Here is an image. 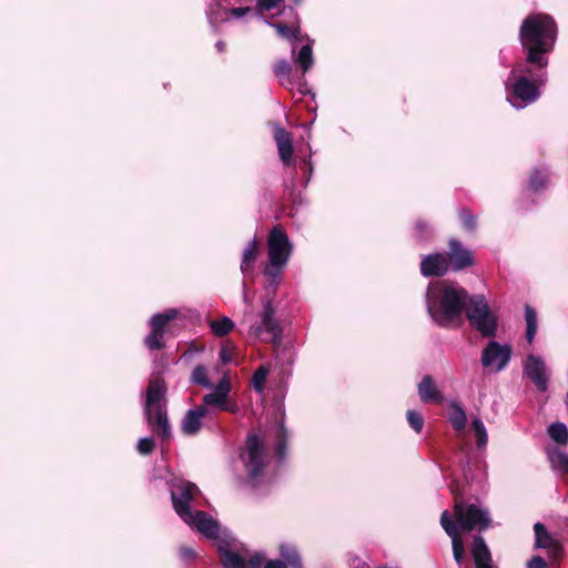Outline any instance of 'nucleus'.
<instances>
[{
  "label": "nucleus",
  "mask_w": 568,
  "mask_h": 568,
  "mask_svg": "<svg viewBox=\"0 0 568 568\" xmlns=\"http://www.w3.org/2000/svg\"><path fill=\"white\" fill-rule=\"evenodd\" d=\"M557 37L554 19L546 13H531L525 18L519 30V40L527 54V62L540 69L548 64L547 54L552 50Z\"/></svg>",
  "instance_id": "obj_3"
},
{
  "label": "nucleus",
  "mask_w": 568,
  "mask_h": 568,
  "mask_svg": "<svg viewBox=\"0 0 568 568\" xmlns=\"http://www.w3.org/2000/svg\"><path fill=\"white\" fill-rule=\"evenodd\" d=\"M448 419L455 430L462 432L467 423L466 412L457 402L449 404Z\"/></svg>",
  "instance_id": "obj_22"
},
{
  "label": "nucleus",
  "mask_w": 568,
  "mask_h": 568,
  "mask_svg": "<svg viewBox=\"0 0 568 568\" xmlns=\"http://www.w3.org/2000/svg\"><path fill=\"white\" fill-rule=\"evenodd\" d=\"M524 374L541 392L547 389L548 371L544 359L534 354H529L524 363Z\"/></svg>",
  "instance_id": "obj_14"
},
{
  "label": "nucleus",
  "mask_w": 568,
  "mask_h": 568,
  "mask_svg": "<svg viewBox=\"0 0 568 568\" xmlns=\"http://www.w3.org/2000/svg\"><path fill=\"white\" fill-rule=\"evenodd\" d=\"M549 436L558 444L568 443V428L562 423H554L548 427Z\"/></svg>",
  "instance_id": "obj_30"
},
{
  "label": "nucleus",
  "mask_w": 568,
  "mask_h": 568,
  "mask_svg": "<svg viewBox=\"0 0 568 568\" xmlns=\"http://www.w3.org/2000/svg\"><path fill=\"white\" fill-rule=\"evenodd\" d=\"M291 70V64L286 60L278 61L274 67V73L282 80L283 84H285L284 80L290 82Z\"/></svg>",
  "instance_id": "obj_36"
},
{
  "label": "nucleus",
  "mask_w": 568,
  "mask_h": 568,
  "mask_svg": "<svg viewBox=\"0 0 568 568\" xmlns=\"http://www.w3.org/2000/svg\"><path fill=\"white\" fill-rule=\"evenodd\" d=\"M207 415L206 407L197 406L186 412L181 429L185 435H195L202 427V419Z\"/></svg>",
  "instance_id": "obj_20"
},
{
  "label": "nucleus",
  "mask_w": 568,
  "mask_h": 568,
  "mask_svg": "<svg viewBox=\"0 0 568 568\" xmlns=\"http://www.w3.org/2000/svg\"><path fill=\"white\" fill-rule=\"evenodd\" d=\"M466 315L470 325L483 336H495L498 326L497 315L489 308L483 295L469 298Z\"/></svg>",
  "instance_id": "obj_7"
},
{
  "label": "nucleus",
  "mask_w": 568,
  "mask_h": 568,
  "mask_svg": "<svg viewBox=\"0 0 568 568\" xmlns=\"http://www.w3.org/2000/svg\"><path fill=\"white\" fill-rule=\"evenodd\" d=\"M548 182V174L546 171L537 170L530 178L529 185L534 191L542 190Z\"/></svg>",
  "instance_id": "obj_33"
},
{
  "label": "nucleus",
  "mask_w": 568,
  "mask_h": 568,
  "mask_svg": "<svg viewBox=\"0 0 568 568\" xmlns=\"http://www.w3.org/2000/svg\"><path fill=\"white\" fill-rule=\"evenodd\" d=\"M449 262L444 254H429L420 262V272L424 276H440L448 270Z\"/></svg>",
  "instance_id": "obj_17"
},
{
  "label": "nucleus",
  "mask_w": 568,
  "mask_h": 568,
  "mask_svg": "<svg viewBox=\"0 0 568 568\" xmlns=\"http://www.w3.org/2000/svg\"><path fill=\"white\" fill-rule=\"evenodd\" d=\"M274 139L277 145L278 154L283 163L291 164L293 162V139L290 132L283 128H276Z\"/></svg>",
  "instance_id": "obj_19"
},
{
  "label": "nucleus",
  "mask_w": 568,
  "mask_h": 568,
  "mask_svg": "<svg viewBox=\"0 0 568 568\" xmlns=\"http://www.w3.org/2000/svg\"><path fill=\"white\" fill-rule=\"evenodd\" d=\"M527 568H546V561L541 557L535 556L527 562Z\"/></svg>",
  "instance_id": "obj_42"
},
{
  "label": "nucleus",
  "mask_w": 568,
  "mask_h": 568,
  "mask_svg": "<svg viewBox=\"0 0 568 568\" xmlns=\"http://www.w3.org/2000/svg\"><path fill=\"white\" fill-rule=\"evenodd\" d=\"M471 427L476 433L477 446L478 448H483L486 446L488 442L487 430L485 428L484 423L480 418H474L471 422Z\"/></svg>",
  "instance_id": "obj_32"
},
{
  "label": "nucleus",
  "mask_w": 568,
  "mask_h": 568,
  "mask_svg": "<svg viewBox=\"0 0 568 568\" xmlns=\"http://www.w3.org/2000/svg\"><path fill=\"white\" fill-rule=\"evenodd\" d=\"M176 314L178 313L175 310H169L164 313L155 314L151 318L150 323L152 329L150 334L145 337V345L150 349H161L164 346L162 342L164 327L170 321L176 317Z\"/></svg>",
  "instance_id": "obj_13"
},
{
  "label": "nucleus",
  "mask_w": 568,
  "mask_h": 568,
  "mask_svg": "<svg viewBox=\"0 0 568 568\" xmlns=\"http://www.w3.org/2000/svg\"><path fill=\"white\" fill-rule=\"evenodd\" d=\"M267 253L270 266L265 270V274L277 282L292 253V243L282 227L274 226L271 230L267 237Z\"/></svg>",
  "instance_id": "obj_6"
},
{
  "label": "nucleus",
  "mask_w": 568,
  "mask_h": 568,
  "mask_svg": "<svg viewBox=\"0 0 568 568\" xmlns=\"http://www.w3.org/2000/svg\"><path fill=\"white\" fill-rule=\"evenodd\" d=\"M251 9L248 7L245 8H233L230 12L235 18L244 17Z\"/></svg>",
  "instance_id": "obj_44"
},
{
  "label": "nucleus",
  "mask_w": 568,
  "mask_h": 568,
  "mask_svg": "<svg viewBox=\"0 0 568 568\" xmlns=\"http://www.w3.org/2000/svg\"><path fill=\"white\" fill-rule=\"evenodd\" d=\"M471 554L476 566L491 562L490 552L481 537H475Z\"/></svg>",
  "instance_id": "obj_23"
},
{
  "label": "nucleus",
  "mask_w": 568,
  "mask_h": 568,
  "mask_svg": "<svg viewBox=\"0 0 568 568\" xmlns=\"http://www.w3.org/2000/svg\"><path fill=\"white\" fill-rule=\"evenodd\" d=\"M283 0H257V9L261 12L271 11L272 9L278 7Z\"/></svg>",
  "instance_id": "obj_40"
},
{
  "label": "nucleus",
  "mask_w": 568,
  "mask_h": 568,
  "mask_svg": "<svg viewBox=\"0 0 568 568\" xmlns=\"http://www.w3.org/2000/svg\"><path fill=\"white\" fill-rule=\"evenodd\" d=\"M418 395L424 403L440 400V394L430 376H425L419 383Z\"/></svg>",
  "instance_id": "obj_21"
},
{
  "label": "nucleus",
  "mask_w": 568,
  "mask_h": 568,
  "mask_svg": "<svg viewBox=\"0 0 568 568\" xmlns=\"http://www.w3.org/2000/svg\"><path fill=\"white\" fill-rule=\"evenodd\" d=\"M476 568H494V567H493L491 562H488V564L476 566Z\"/></svg>",
  "instance_id": "obj_48"
},
{
  "label": "nucleus",
  "mask_w": 568,
  "mask_h": 568,
  "mask_svg": "<svg viewBox=\"0 0 568 568\" xmlns=\"http://www.w3.org/2000/svg\"><path fill=\"white\" fill-rule=\"evenodd\" d=\"M171 499L174 510L191 528L205 537L217 541L219 552L224 568H260L264 558L260 554L251 556L233 551L232 537L227 529L204 511H192L191 503L200 493L196 485L184 479L175 478L170 484Z\"/></svg>",
  "instance_id": "obj_1"
},
{
  "label": "nucleus",
  "mask_w": 568,
  "mask_h": 568,
  "mask_svg": "<svg viewBox=\"0 0 568 568\" xmlns=\"http://www.w3.org/2000/svg\"><path fill=\"white\" fill-rule=\"evenodd\" d=\"M258 253L257 241L253 239L245 247L242 256L241 271L246 273L253 266Z\"/></svg>",
  "instance_id": "obj_24"
},
{
  "label": "nucleus",
  "mask_w": 568,
  "mask_h": 568,
  "mask_svg": "<svg viewBox=\"0 0 568 568\" xmlns=\"http://www.w3.org/2000/svg\"><path fill=\"white\" fill-rule=\"evenodd\" d=\"M546 82V73H535L528 64H519L506 81L507 100L516 109H524L537 101L540 88Z\"/></svg>",
  "instance_id": "obj_4"
},
{
  "label": "nucleus",
  "mask_w": 568,
  "mask_h": 568,
  "mask_svg": "<svg viewBox=\"0 0 568 568\" xmlns=\"http://www.w3.org/2000/svg\"><path fill=\"white\" fill-rule=\"evenodd\" d=\"M191 379L194 384L201 385L204 388H213V385L207 377L206 368L202 365H199L193 369Z\"/></svg>",
  "instance_id": "obj_31"
},
{
  "label": "nucleus",
  "mask_w": 568,
  "mask_h": 568,
  "mask_svg": "<svg viewBox=\"0 0 568 568\" xmlns=\"http://www.w3.org/2000/svg\"><path fill=\"white\" fill-rule=\"evenodd\" d=\"M274 313L275 311L271 301H267L264 305L263 312L261 313L260 323L251 325L250 334L261 339H264V335L267 334L272 342L278 343L281 338V327L274 316Z\"/></svg>",
  "instance_id": "obj_12"
},
{
  "label": "nucleus",
  "mask_w": 568,
  "mask_h": 568,
  "mask_svg": "<svg viewBox=\"0 0 568 568\" xmlns=\"http://www.w3.org/2000/svg\"><path fill=\"white\" fill-rule=\"evenodd\" d=\"M281 556L284 559L285 566L288 565L292 568H302V560L293 546L283 545L280 549Z\"/></svg>",
  "instance_id": "obj_27"
},
{
  "label": "nucleus",
  "mask_w": 568,
  "mask_h": 568,
  "mask_svg": "<svg viewBox=\"0 0 568 568\" xmlns=\"http://www.w3.org/2000/svg\"><path fill=\"white\" fill-rule=\"evenodd\" d=\"M277 434H278L280 439H278L277 447H276V454L280 459H283L284 450H285V436H286L283 425L278 426Z\"/></svg>",
  "instance_id": "obj_39"
},
{
  "label": "nucleus",
  "mask_w": 568,
  "mask_h": 568,
  "mask_svg": "<svg viewBox=\"0 0 568 568\" xmlns=\"http://www.w3.org/2000/svg\"><path fill=\"white\" fill-rule=\"evenodd\" d=\"M460 215V219H462V222L464 224V226L469 230V231H473L476 226V221H475V217L467 211H462L459 213Z\"/></svg>",
  "instance_id": "obj_41"
},
{
  "label": "nucleus",
  "mask_w": 568,
  "mask_h": 568,
  "mask_svg": "<svg viewBox=\"0 0 568 568\" xmlns=\"http://www.w3.org/2000/svg\"><path fill=\"white\" fill-rule=\"evenodd\" d=\"M469 298L468 293L455 283L434 282L426 292L427 312L439 326H457Z\"/></svg>",
  "instance_id": "obj_2"
},
{
  "label": "nucleus",
  "mask_w": 568,
  "mask_h": 568,
  "mask_svg": "<svg viewBox=\"0 0 568 568\" xmlns=\"http://www.w3.org/2000/svg\"><path fill=\"white\" fill-rule=\"evenodd\" d=\"M525 320H526V338L529 344L534 342L537 333V313L529 306H525Z\"/></svg>",
  "instance_id": "obj_25"
},
{
  "label": "nucleus",
  "mask_w": 568,
  "mask_h": 568,
  "mask_svg": "<svg viewBox=\"0 0 568 568\" xmlns=\"http://www.w3.org/2000/svg\"><path fill=\"white\" fill-rule=\"evenodd\" d=\"M407 420L409 426L416 432L420 433L424 426V417L420 413L416 410H408L407 412Z\"/></svg>",
  "instance_id": "obj_37"
},
{
  "label": "nucleus",
  "mask_w": 568,
  "mask_h": 568,
  "mask_svg": "<svg viewBox=\"0 0 568 568\" xmlns=\"http://www.w3.org/2000/svg\"><path fill=\"white\" fill-rule=\"evenodd\" d=\"M234 322L226 316L210 322V327L214 335L225 336L234 328Z\"/></svg>",
  "instance_id": "obj_26"
},
{
  "label": "nucleus",
  "mask_w": 568,
  "mask_h": 568,
  "mask_svg": "<svg viewBox=\"0 0 568 568\" xmlns=\"http://www.w3.org/2000/svg\"><path fill=\"white\" fill-rule=\"evenodd\" d=\"M448 255L455 271L463 270L474 262L471 252L464 248L457 240H450Z\"/></svg>",
  "instance_id": "obj_18"
},
{
  "label": "nucleus",
  "mask_w": 568,
  "mask_h": 568,
  "mask_svg": "<svg viewBox=\"0 0 568 568\" xmlns=\"http://www.w3.org/2000/svg\"><path fill=\"white\" fill-rule=\"evenodd\" d=\"M241 458L248 478L254 484L257 483L266 465V454L263 442L256 435L247 436Z\"/></svg>",
  "instance_id": "obj_8"
},
{
  "label": "nucleus",
  "mask_w": 568,
  "mask_h": 568,
  "mask_svg": "<svg viewBox=\"0 0 568 568\" xmlns=\"http://www.w3.org/2000/svg\"><path fill=\"white\" fill-rule=\"evenodd\" d=\"M417 229L422 231V229L425 226L423 223H417Z\"/></svg>",
  "instance_id": "obj_49"
},
{
  "label": "nucleus",
  "mask_w": 568,
  "mask_h": 568,
  "mask_svg": "<svg viewBox=\"0 0 568 568\" xmlns=\"http://www.w3.org/2000/svg\"><path fill=\"white\" fill-rule=\"evenodd\" d=\"M296 62L300 63L303 73L307 72L313 67L314 59L311 44H305L300 49Z\"/></svg>",
  "instance_id": "obj_29"
},
{
  "label": "nucleus",
  "mask_w": 568,
  "mask_h": 568,
  "mask_svg": "<svg viewBox=\"0 0 568 568\" xmlns=\"http://www.w3.org/2000/svg\"><path fill=\"white\" fill-rule=\"evenodd\" d=\"M440 525L446 534L452 538L454 559L457 564H462L464 559V544L458 527L450 520L448 511H444L440 516Z\"/></svg>",
  "instance_id": "obj_16"
},
{
  "label": "nucleus",
  "mask_w": 568,
  "mask_h": 568,
  "mask_svg": "<svg viewBox=\"0 0 568 568\" xmlns=\"http://www.w3.org/2000/svg\"><path fill=\"white\" fill-rule=\"evenodd\" d=\"M154 448V440L152 437H143L138 442L136 449L142 455L150 454Z\"/></svg>",
  "instance_id": "obj_38"
},
{
  "label": "nucleus",
  "mask_w": 568,
  "mask_h": 568,
  "mask_svg": "<svg viewBox=\"0 0 568 568\" xmlns=\"http://www.w3.org/2000/svg\"><path fill=\"white\" fill-rule=\"evenodd\" d=\"M220 359L227 364L232 361V348L229 346H223L220 351Z\"/></svg>",
  "instance_id": "obj_43"
},
{
  "label": "nucleus",
  "mask_w": 568,
  "mask_h": 568,
  "mask_svg": "<svg viewBox=\"0 0 568 568\" xmlns=\"http://www.w3.org/2000/svg\"><path fill=\"white\" fill-rule=\"evenodd\" d=\"M551 467L561 473H568V455L559 449H555L548 454Z\"/></svg>",
  "instance_id": "obj_28"
},
{
  "label": "nucleus",
  "mask_w": 568,
  "mask_h": 568,
  "mask_svg": "<svg viewBox=\"0 0 568 568\" xmlns=\"http://www.w3.org/2000/svg\"><path fill=\"white\" fill-rule=\"evenodd\" d=\"M267 374H268V369L264 366H261L260 368H257L255 371L253 378H252V385L256 392H258V393L263 392Z\"/></svg>",
  "instance_id": "obj_35"
},
{
  "label": "nucleus",
  "mask_w": 568,
  "mask_h": 568,
  "mask_svg": "<svg viewBox=\"0 0 568 568\" xmlns=\"http://www.w3.org/2000/svg\"><path fill=\"white\" fill-rule=\"evenodd\" d=\"M296 4L301 3L302 0H293Z\"/></svg>",
  "instance_id": "obj_50"
},
{
  "label": "nucleus",
  "mask_w": 568,
  "mask_h": 568,
  "mask_svg": "<svg viewBox=\"0 0 568 568\" xmlns=\"http://www.w3.org/2000/svg\"><path fill=\"white\" fill-rule=\"evenodd\" d=\"M264 22L266 24H268L270 27L274 28L281 37L286 38V39H294V40L297 39V34L300 32L298 28L290 29L288 27L282 24V23H272L267 20H264Z\"/></svg>",
  "instance_id": "obj_34"
},
{
  "label": "nucleus",
  "mask_w": 568,
  "mask_h": 568,
  "mask_svg": "<svg viewBox=\"0 0 568 568\" xmlns=\"http://www.w3.org/2000/svg\"><path fill=\"white\" fill-rule=\"evenodd\" d=\"M455 516L463 530L486 529L489 526L490 517L486 509L477 505H464L456 503Z\"/></svg>",
  "instance_id": "obj_10"
},
{
  "label": "nucleus",
  "mask_w": 568,
  "mask_h": 568,
  "mask_svg": "<svg viewBox=\"0 0 568 568\" xmlns=\"http://www.w3.org/2000/svg\"><path fill=\"white\" fill-rule=\"evenodd\" d=\"M534 531L536 547L546 549L550 558H558L561 554V545L547 531L546 527L536 523Z\"/></svg>",
  "instance_id": "obj_15"
},
{
  "label": "nucleus",
  "mask_w": 568,
  "mask_h": 568,
  "mask_svg": "<svg viewBox=\"0 0 568 568\" xmlns=\"http://www.w3.org/2000/svg\"><path fill=\"white\" fill-rule=\"evenodd\" d=\"M181 556L185 559H190L194 557V550L192 548H181Z\"/></svg>",
  "instance_id": "obj_46"
},
{
  "label": "nucleus",
  "mask_w": 568,
  "mask_h": 568,
  "mask_svg": "<svg viewBox=\"0 0 568 568\" xmlns=\"http://www.w3.org/2000/svg\"><path fill=\"white\" fill-rule=\"evenodd\" d=\"M165 393L166 386L163 379L150 381L144 406L148 424L164 439L171 436V426L165 409Z\"/></svg>",
  "instance_id": "obj_5"
},
{
  "label": "nucleus",
  "mask_w": 568,
  "mask_h": 568,
  "mask_svg": "<svg viewBox=\"0 0 568 568\" xmlns=\"http://www.w3.org/2000/svg\"><path fill=\"white\" fill-rule=\"evenodd\" d=\"M511 348L491 341L481 352V365L495 373L501 372L509 363Z\"/></svg>",
  "instance_id": "obj_11"
},
{
  "label": "nucleus",
  "mask_w": 568,
  "mask_h": 568,
  "mask_svg": "<svg viewBox=\"0 0 568 568\" xmlns=\"http://www.w3.org/2000/svg\"><path fill=\"white\" fill-rule=\"evenodd\" d=\"M224 48H225L224 42L219 41V42L216 43V49H217L220 52L224 51Z\"/></svg>",
  "instance_id": "obj_47"
},
{
  "label": "nucleus",
  "mask_w": 568,
  "mask_h": 568,
  "mask_svg": "<svg viewBox=\"0 0 568 568\" xmlns=\"http://www.w3.org/2000/svg\"><path fill=\"white\" fill-rule=\"evenodd\" d=\"M264 568H285V564L281 560H271L264 566Z\"/></svg>",
  "instance_id": "obj_45"
},
{
  "label": "nucleus",
  "mask_w": 568,
  "mask_h": 568,
  "mask_svg": "<svg viewBox=\"0 0 568 568\" xmlns=\"http://www.w3.org/2000/svg\"><path fill=\"white\" fill-rule=\"evenodd\" d=\"M231 382L230 378L224 375L221 381L215 385L213 390L203 397V404L201 407H206V413L210 410H224L230 413H236L239 407L235 403L230 400Z\"/></svg>",
  "instance_id": "obj_9"
}]
</instances>
